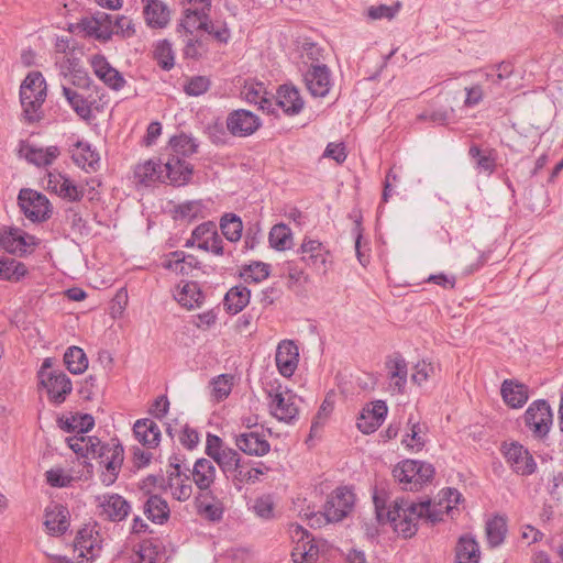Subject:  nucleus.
I'll use <instances>...</instances> for the list:
<instances>
[{
    "label": "nucleus",
    "instance_id": "ea45409f",
    "mask_svg": "<svg viewBox=\"0 0 563 563\" xmlns=\"http://www.w3.org/2000/svg\"><path fill=\"white\" fill-rule=\"evenodd\" d=\"M144 514L152 522L162 525L169 518V507L161 496L151 495L144 504Z\"/></svg>",
    "mask_w": 563,
    "mask_h": 563
},
{
    "label": "nucleus",
    "instance_id": "6ab92c4d",
    "mask_svg": "<svg viewBox=\"0 0 563 563\" xmlns=\"http://www.w3.org/2000/svg\"><path fill=\"white\" fill-rule=\"evenodd\" d=\"M164 180L174 186H184L189 183L192 175V165L185 158L168 153L162 162Z\"/></svg>",
    "mask_w": 563,
    "mask_h": 563
},
{
    "label": "nucleus",
    "instance_id": "473e14b6",
    "mask_svg": "<svg viewBox=\"0 0 563 563\" xmlns=\"http://www.w3.org/2000/svg\"><path fill=\"white\" fill-rule=\"evenodd\" d=\"M135 438L145 446L154 448L159 443L161 430L157 423L151 419H141L134 423Z\"/></svg>",
    "mask_w": 563,
    "mask_h": 563
},
{
    "label": "nucleus",
    "instance_id": "e433bc0d",
    "mask_svg": "<svg viewBox=\"0 0 563 563\" xmlns=\"http://www.w3.org/2000/svg\"><path fill=\"white\" fill-rule=\"evenodd\" d=\"M243 460L236 450L227 446L216 453V457L211 461H213V464L217 463L225 478L230 479L233 473L242 467L241 463Z\"/></svg>",
    "mask_w": 563,
    "mask_h": 563
},
{
    "label": "nucleus",
    "instance_id": "49530a36",
    "mask_svg": "<svg viewBox=\"0 0 563 563\" xmlns=\"http://www.w3.org/2000/svg\"><path fill=\"white\" fill-rule=\"evenodd\" d=\"M64 363L73 374H81L88 367V358L82 349L69 346L64 354Z\"/></svg>",
    "mask_w": 563,
    "mask_h": 563
},
{
    "label": "nucleus",
    "instance_id": "a211bd4d",
    "mask_svg": "<svg viewBox=\"0 0 563 563\" xmlns=\"http://www.w3.org/2000/svg\"><path fill=\"white\" fill-rule=\"evenodd\" d=\"M301 261L314 269L327 273L330 261L329 250L318 240L305 239L301 246Z\"/></svg>",
    "mask_w": 563,
    "mask_h": 563
},
{
    "label": "nucleus",
    "instance_id": "864d4df0",
    "mask_svg": "<svg viewBox=\"0 0 563 563\" xmlns=\"http://www.w3.org/2000/svg\"><path fill=\"white\" fill-rule=\"evenodd\" d=\"M3 257L0 280L19 282L27 274L26 266L14 258Z\"/></svg>",
    "mask_w": 563,
    "mask_h": 563
},
{
    "label": "nucleus",
    "instance_id": "de8ad7c7",
    "mask_svg": "<svg viewBox=\"0 0 563 563\" xmlns=\"http://www.w3.org/2000/svg\"><path fill=\"white\" fill-rule=\"evenodd\" d=\"M319 556V549L311 537L307 541L295 545L291 558L295 563H316Z\"/></svg>",
    "mask_w": 563,
    "mask_h": 563
},
{
    "label": "nucleus",
    "instance_id": "aec40b11",
    "mask_svg": "<svg viewBox=\"0 0 563 563\" xmlns=\"http://www.w3.org/2000/svg\"><path fill=\"white\" fill-rule=\"evenodd\" d=\"M100 515L106 519L119 522L124 520L130 511V503L119 494H104L96 498Z\"/></svg>",
    "mask_w": 563,
    "mask_h": 563
},
{
    "label": "nucleus",
    "instance_id": "13d9d810",
    "mask_svg": "<svg viewBox=\"0 0 563 563\" xmlns=\"http://www.w3.org/2000/svg\"><path fill=\"white\" fill-rule=\"evenodd\" d=\"M232 379L233 377L228 374H221L212 379V396L217 400H223L230 395L233 386Z\"/></svg>",
    "mask_w": 563,
    "mask_h": 563
},
{
    "label": "nucleus",
    "instance_id": "ddd939ff",
    "mask_svg": "<svg viewBox=\"0 0 563 563\" xmlns=\"http://www.w3.org/2000/svg\"><path fill=\"white\" fill-rule=\"evenodd\" d=\"M38 244V239L19 228L0 231V247L11 254L24 255Z\"/></svg>",
    "mask_w": 563,
    "mask_h": 563
},
{
    "label": "nucleus",
    "instance_id": "f704fd0d",
    "mask_svg": "<svg viewBox=\"0 0 563 563\" xmlns=\"http://www.w3.org/2000/svg\"><path fill=\"white\" fill-rule=\"evenodd\" d=\"M134 177L139 183L150 186L156 181L165 183L161 159H148L135 167Z\"/></svg>",
    "mask_w": 563,
    "mask_h": 563
},
{
    "label": "nucleus",
    "instance_id": "39448f33",
    "mask_svg": "<svg viewBox=\"0 0 563 563\" xmlns=\"http://www.w3.org/2000/svg\"><path fill=\"white\" fill-rule=\"evenodd\" d=\"M210 10H202L196 8H185L184 16L178 24V32H185L186 35H194L195 31H205L206 33L213 35L220 42H227L230 34L225 26H216L209 20Z\"/></svg>",
    "mask_w": 563,
    "mask_h": 563
},
{
    "label": "nucleus",
    "instance_id": "f3484780",
    "mask_svg": "<svg viewBox=\"0 0 563 563\" xmlns=\"http://www.w3.org/2000/svg\"><path fill=\"white\" fill-rule=\"evenodd\" d=\"M59 155L60 150L56 145L41 147L26 141L20 142L19 156L36 167L51 166Z\"/></svg>",
    "mask_w": 563,
    "mask_h": 563
},
{
    "label": "nucleus",
    "instance_id": "4c0bfd02",
    "mask_svg": "<svg viewBox=\"0 0 563 563\" xmlns=\"http://www.w3.org/2000/svg\"><path fill=\"white\" fill-rule=\"evenodd\" d=\"M251 291L245 286H234L224 296L223 306L232 314L242 311L250 302Z\"/></svg>",
    "mask_w": 563,
    "mask_h": 563
},
{
    "label": "nucleus",
    "instance_id": "c9c22d12",
    "mask_svg": "<svg viewBox=\"0 0 563 563\" xmlns=\"http://www.w3.org/2000/svg\"><path fill=\"white\" fill-rule=\"evenodd\" d=\"M244 98L247 102L257 104L260 109L273 112L274 96L266 91L264 84L252 82L247 84L243 90Z\"/></svg>",
    "mask_w": 563,
    "mask_h": 563
},
{
    "label": "nucleus",
    "instance_id": "052dcab7",
    "mask_svg": "<svg viewBox=\"0 0 563 563\" xmlns=\"http://www.w3.org/2000/svg\"><path fill=\"white\" fill-rule=\"evenodd\" d=\"M211 81L206 76L191 77L184 87L185 92L188 96L198 97L209 90Z\"/></svg>",
    "mask_w": 563,
    "mask_h": 563
},
{
    "label": "nucleus",
    "instance_id": "423d86ee",
    "mask_svg": "<svg viewBox=\"0 0 563 563\" xmlns=\"http://www.w3.org/2000/svg\"><path fill=\"white\" fill-rule=\"evenodd\" d=\"M267 396L269 398V412L277 420L290 423L298 417L297 402L300 399L291 390L282 385L271 386Z\"/></svg>",
    "mask_w": 563,
    "mask_h": 563
},
{
    "label": "nucleus",
    "instance_id": "7c9ffc66",
    "mask_svg": "<svg viewBox=\"0 0 563 563\" xmlns=\"http://www.w3.org/2000/svg\"><path fill=\"white\" fill-rule=\"evenodd\" d=\"M200 262L194 255H187L183 251H175L167 255L163 266L178 275H190L194 269H198Z\"/></svg>",
    "mask_w": 563,
    "mask_h": 563
},
{
    "label": "nucleus",
    "instance_id": "e2e57ef3",
    "mask_svg": "<svg viewBox=\"0 0 563 563\" xmlns=\"http://www.w3.org/2000/svg\"><path fill=\"white\" fill-rule=\"evenodd\" d=\"M443 498L439 503V505H432L431 507L435 508L437 511L441 512V518L443 517L444 511L448 512L452 508L453 505H457L461 500V493L455 488H446L442 490Z\"/></svg>",
    "mask_w": 563,
    "mask_h": 563
},
{
    "label": "nucleus",
    "instance_id": "a878e982",
    "mask_svg": "<svg viewBox=\"0 0 563 563\" xmlns=\"http://www.w3.org/2000/svg\"><path fill=\"white\" fill-rule=\"evenodd\" d=\"M388 379L393 394H402L407 384L408 367L407 362L400 353H394L386 360Z\"/></svg>",
    "mask_w": 563,
    "mask_h": 563
},
{
    "label": "nucleus",
    "instance_id": "20e7f679",
    "mask_svg": "<svg viewBox=\"0 0 563 563\" xmlns=\"http://www.w3.org/2000/svg\"><path fill=\"white\" fill-rule=\"evenodd\" d=\"M433 475L434 467L430 463L417 460L401 461L393 470V476L401 488L411 492L421 489Z\"/></svg>",
    "mask_w": 563,
    "mask_h": 563
},
{
    "label": "nucleus",
    "instance_id": "9d476101",
    "mask_svg": "<svg viewBox=\"0 0 563 563\" xmlns=\"http://www.w3.org/2000/svg\"><path fill=\"white\" fill-rule=\"evenodd\" d=\"M96 459L106 467V472L100 476L102 484L106 486L112 485L118 478L124 460L123 446L115 440H112L110 443L104 444V448L98 453Z\"/></svg>",
    "mask_w": 563,
    "mask_h": 563
},
{
    "label": "nucleus",
    "instance_id": "c03bdc74",
    "mask_svg": "<svg viewBox=\"0 0 563 563\" xmlns=\"http://www.w3.org/2000/svg\"><path fill=\"white\" fill-rule=\"evenodd\" d=\"M63 95L79 118L82 120L91 119V104L87 99L67 86H63Z\"/></svg>",
    "mask_w": 563,
    "mask_h": 563
},
{
    "label": "nucleus",
    "instance_id": "4468645a",
    "mask_svg": "<svg viewBox=\"0 0 563 563\" xmlns=\"http://www.w3.org/2000/svg\"><path fill=\"white\" fill-rule=\"evenodd\" d=\"M262 125L260 118L252 111L238 109L227 117V129L238 137H246L254 134Z\"/></svg>",
    "mask_w": 563,
    "mask_h": 563
},
{
    "label": "nucleus",
    "instance_id": "9b49d317",
    "mask_svg": "<svg viewBox=\"0 0 563 563\" xmlns=\"http://www.w3.org/2000/svg\"><path fill=\"white\" fill-rule=\"evenodd\" d=\"M113 14L103 11H97L90 15L84 16L78 22V29L86 36L100 42L109 41L113 35Z\"/></svg>",
    "mask_w": 563,
    "mask_h": 563
},
{
    "label": "nucleus",
    "instance_id": "c85d7f7f",
    "mask_svg": "<svg viewBox=\"0 0 563 563\" xmlns=\"http://www.w3.org/2000/svg\"><path fill=\"white\" fill-rule=\"evenodd\" d=\"M274 103L278 106L286 114H298L303 108V100L297 88L283 85L274 97Z\"/></svg>",
    "mask_w": 563,
    "mask_h": 563
},
{
    "label": "nucleus",
    "instance_id": "2eb2a0df",
    "mask_svg": "<svg viewBox=\"0 0 563 563\" xmlns=\"http://www.w3.org/2000/svg\"><path fill=\"white\" fill-rule=\"evenodd\" d=\"M504 455L511 470L521 476L532 475L537 463L527 448L517 442L505 446Z\"/></svg>",
    "mask_w": 563,
    "mask_h": 563
},
{
    "label": "nucleus",
    "instance_id": "79ce46f5",
    "mask_svg": "<svg viewBox=\"0 0 563 563\" xmlns=\"http://www.w3.org/2000/svg\"><path fill=\"white\" fill-rule=\"evenodd\" d=\"M197 148L198 142L190 134L180 133L169 141V154L178 155L185 159L196 153Z\"/></svg>",
    "mask_w": 563,
    "mask_h": 563
},
{
    "label": "nucleus",
    "instance_id": "58836bf2",
    "mask_svg": "<svg viewBox=\"0 0 563 563\" xmlns=\"http://www.w3.org/2000/svg\"><path fill=\"white\" fill-rule=\"evenodd\" d=\"M456 563H478L479 547L471 536H462L455 547Z\"/></svg>",
    "mask_w": 563,
    "mask_h": 563
},
{
    "label": "nucleus",
    "instance_id": "f257e3e1",
    "mask_svg": "<svg viewBox=\"0 0 563 563\" xmlns=\"http://www.w3.org/2000/svg\"><path fill=\"white\" fill-rule=\"evenodd\" d=\"M378 522H389L394 530L404 538H411L418 530V522L424 519L431 523L441 520V512L431 507V501L413 503L405 498H396L386 505L385 493L376 492L373 496Z\"/></svg>",
    "mask_w": 563,
    "mask_h": 563
},
{
    "label": "nucleus",
    "instance_id": "72a5a7b5",
    "mask_svg": "<svg viewBox=\"0 0 563 563\" xmlns=\"http://www.w3.org/2000/svg\"><path fill=\"white\" fill-rule=\"evenodd\" d=\"M470 157L475 162V168L481 174L492 175L496 169L497 153L493 148L482 150L473 144L468 150Z\"/></svg>",
    "mask_w": 563,
    "mask_h": 563
},
{
    "label": "nucleus",
    "instance_id": "37998d69",
    "mask_svg": "<svg viewBox=\"0 0 563 563\" xmlns=\"http://www.w3.org/2000/svg\"><path fill=\"white\" fill-rule=\"evenodd\" d=\"M176 299L181 306L192 309L201 305L203 295L197 283L187 282L180 287L176 295Z\"/></svg>",
    "mask_w": 563,
    "mask_h": 563
},
{
    "label": "nucleus",
    "instance_id": "774afa93",
    "mask_svg": "<svg viewBox=\"0 0 563 563\" xmlns=\"http://www.w3.org/2000/svg\"><path fill=\"white\" fill-rule=\"evenodd\" d=\"M46 481L52 487H67L73 482V477L62 468H51L46 472Z\"/></svg>",
    "mask_w": 563,
    "mask_h": 563
},
{
    "label": "nucleus",
    "instance_id": "a18cd8bd",
    "mask_svg": "<svg viewBox=\"0 0 563 563\" xmlns=\"http://www.w3.org/2000/svg\"><path fill=\"white\" fill-rule=\"evenodd\" d=\"M168 486L173 497L179 501H186L192 495V482L185 474L168 473Z\"/></svg>",
    "mask_w": 563,
    "mask_h": 563
},
{
    "label": "nucleus",
    "instance_id": "69168bd1",
    "mask_svg": "<svg viewBox=\"0 0 563 563\" xmlns=\"http://www.w3.org/2000/svg\"><path fill=\"white\" fill-rule=\"evenodd\" d=\"M202 500L196 499V505L202 514L206 515L209 519L217 521L222 518L223 510L217 505L211 498H201Z\"/></svg>",
    "mask_w": 563,
    "mask_h": 563
},
{
    "label": "nucleus",
    "instance_id": "5fc2aeb1",
    "mask_svg": "<svg viewBox=\"0 0 563 563\" xmlns=\"http://www.w3.org/2000/svg\"><path fill=\"white\" fill-rule=\"evenodd\" d=\"M408 423L410 424V432H408L402 439V443L410 449H416L419 451L424 446L426 443L424 427L421 426L418 421H413L412 417L409 418Z\"/></svg>",
    "mask_w": 563,
    "mask_h": 563
},
{
    "label": "nucleus",
    "instance_id": "5701e85b",
    "mask_svg": "<svg viewBox=\"0 0 563 563\" xmlns=\"http://www.w3.org/2000/svg\"><path fill=\"white\" fill-rule=\"evenodd\" d=\"M90 65L95 75L110 89L119 91L125 85V79L122 74L117 70L103 55H92L90 57Z\"/></svg>",
    "mask_w": 563,
    "mask_h": 563
},
{
    "label": "nucleus",
    "instance_id": "c756f323",
    "mask_svg": "<svg viewBox=\"0 0 563 563\" xmlns=\"http://www.w3.org/2000/svg\"><path fill=\"white\" fill-rule=\"evenodd\" d=\"M144 5V16L148 26L163 29L170 21V11L161 0H142Z\"/></svg>",
    "mask_w": 563,
    "mask_h": 563
},
{
    "label": "nucleus",
    "instance_id": "09e8293b",
    "mask_svg": "<svg viewBox=\"0 0 563 563\" xmlns=\"http://www.w3.org/2000/svg\"><path fill=\"white\" fill-rule=\"evenodd\" d=\"M291 230L286 224H275L268 234L269 245L277 251H285L291 245Z\"/></svg>",
    "mask_w": 563,
    "mask_h": 563
},
{
    "label": "nucleus",
    "instance_id": "603ef678",
    "mask_svg": "<svg viewBox=\"0 0 563 563\" xmlns=\"http://www.w3.org/2000/svg\"><path fill=\"white\" fill-rule=\"evenodd\" d=\"M269 265L263 262H253L245 265L240 276L245 283L258 284L269 276Z\"/></svg>",
    "mask_w": 563,
    "mask_h": 563
},
{
    "label": "nucleus",
    "instance_id": "7ed1b4c3",
    "mask_svg": "<svg viewBox=\"0 0 563 563\" xmlns=\"http://www.w3.org/2000/svg\"><path fill=\"white\" fill-rule=\"evenodd\" d=\"M46 98V84L38 71L30 73L20 87L24 118L32 123L41 119L40 110Z\"/></svg>",
    "mask_w": 563,
    "mask_h": 563
},
{
    "label": "nucleus",
    "instance_id": "4d7b16f0",
    "mask_svg": "<svg viewBox=\"0 0 563 563\" xmlns=\"http://www.w3.org/2000/svg\"><path fill=\"white\" fill-rule=\"evenodd\" d=\"M66 222L70 225L74 232L87 234L89 229L87 221L82 217V208L79 206H71L65 210Z\"/></svg>",
    "mask_w": 563,
    "mask_h": 563
},
{
    "label": "nucleus",
    "instance_id": "0e129e2a",
    "mask_svg": "<svg viewBox=\"0 0 563 563\" xmlns=\"http://www.w3.org/2000/svg\"><path fill=\"white\" fill-rule=\"evenodd\" d=\"M58 188L57 196L68 201H79L84 197V188L76 186L69 178L63 180Z\"/></svg>",
    "mask_w": 563,
    "mask_h": 563
},
{
    "label": "nucleus",
    "instance_id": "1a4fd4ad",
    "mask_svg": "<svg viewBox=\"0 0 563 563\" xmlns=\"http://www.w3.org/2000/svg\"><path fill=\"white\" fill-rule=\"evenodd\" d=\"M525 422L536 437L548 435L553 423V413L548 401L539 399L530 404L525 412Z\"/></svg>",
    "mask_w": 563,
    "mask_h": 563
},
{
    "label": "nucleus",
    "instance_id": "6e6d98bb",
    "mask_svg": "<svg viewBox=\"0 0 563 563\" xmlns=\"http://www.w3.org/2000/svg\"><path fill=\"white\" fill-rule=\"evenodd\" d=\"M154 58L157 64L165 70L174 67L175 56L172 44L167 40L159 41L154 48Z\"/></svg>",
    "mask_w": 563,
    "mask_h": 563
},
{
    "label": "nucleus",
    "instance_id": "6e6552de",
    "mask_svg": "<svg viewBox=\"0 0 563 563\" xmlns=\"http://www.w3.org/2000/svg\"><path fill=\"white\" fill-rule=\"evenodd\" d=\"M216 476L217 470L213 461L200 457L195 461L192 466L189 465V471H187V476L185 477L190 479L199 489L197 500H202L201 498H211L212 500H216L217 496L211 489L216 481Z\"/></svg>",
    "mask_w": 563,
    "mask_h": 563
},
{
    "label": "nucleus",
    "instance_id": "0eeeda50",
    "mask_svg": "<svg viewBox=\"0 0 563 563\" xmlns=\"http://www.w3.org/2000/svg\"><path fill=\"white\" fill-rule=\"evenodd\" d=\"M18 203L25 216L32 222H44L51 218L52 205L47 197L34 189L23 188L18 196Z\"/></svg>",
    "mask_w": 563,
    "mask_h": 563
},
{
    "label": "nucleus",
    "instance_id": "680f3d73",
    "mask_svg": "<svg viewBox=\"0 0 563 563\" xmlns=\"http://www.w3.org/2000/svg\"><path fill=\"white\" fill-rule=\"evenodd\" d=\"M453 108H439L431 111H424L419 115L420 120H429L435 124L444 125L448 124L453 118Z\"/></svg>",
    "mask_w": 563,
    "mask_h": 563
},
{
    "label": "nucleus",
    "instance_id": "2f4dec72",
    "mask_svg": "<svg viewBox=\"0 0 563 563\" xmlns=\"http://www.w3.org/2000/svg\"><path fill=\"white\" fill-rule=\"evenodd\" d=\"M241 465L242 467L238 468L229 479L238 490H241L245 484H255L260 481V476L268 471V467L254 466L250 460H243Z\"/></svg>",
    "mask_w": 563,
    "mask_h": 563
},
{
    "label": "nucleus",
    "instance_id": "8fccbe9b",
    "mask_svg": "<svg viewBox=\"0 0 563 563\" xmlns=\"http://www.w3.org/2000/svg\"><path fill=\"white\" fill-rule=\"evenodd\" d=\"M507 532L506 520L500 516H495L486 523L487 541L490 547H498L504 542Z\"/></svg>",
    "mask_w": 563,
    "mask_h": 563
},
{
    "label": "nucleus",
    "instance_id": "f03ea898",
    "mask_svg": "<svg viewBox=\"0 0 563 563\" xmlns=\"http://www.w3.org/2000/svg\"><path fill=\"white\" fill-rule=\"evenodd\" d=\"M355 495L349 487H338L328 497L323 511L309 517L311 527L343 520L353 509Z\"/></svg>",
    "mask_w": 563,
    "mask_h": 563
},
{
    "label": "nucleus",
    "instance_id": "338daca9",
    "mask_svg": "<svg viewBox=\"0 0 563 563\" xmlns=\"http://www.w3.org/2000/svg\"><path fill=\"white\" fill-rule=\"evenodd\" d=\"M399 4L396 5H373L367 10V16L372 20L388 19L391 20L398 12Z\"/></svg>",
    "mask_w": 563,
    "mask_h": 563
},
{
    "label": "nucleus",
    "instance_id": "f8f14e48",
    "mask_svg": "<svg viewBox=\"0 0 563 563\" xmlns=\"http://www.w3.org/2000/svg\"><path fill=\"white\" fill-rule=\"evenodd\" d=\"M41 385L46 389L48 399L54 405H60L71 393L73 385L69 377L62 371L38 372Z\"/></svg>",
    "mask_w": 563,
    "mask_h": 563
},
{
    "label": "nucleus",
    "instance_id": "a19ab883",
    "mask_svg": "<svg viewBox=\"0 0 563 563\" xmlns=\"http://www.w3.org/2000/svg\"><path fill=\"white\" fill-rule=\"evenodd\" d=\"M77 152L73 154L74 162L86 172H95L99 164V154L87 142L76 143Z\"/></svg>",
    "mask_w": 563,
    "mask_h": 563
},
{
    "label": "nucleus",
    "instance_id": "cd10ccee",
    "mask_svg": "<svg viewBox=\"0 0 563 563\" xmlns=\"http://www.w3.org/2000/svg\"><path fill=\"white\" fill-rule=\"evenodd\" d=\"M500 394L507 406L518 409L527 404L529 387L516 379H505L501 383Z\"/></svg>",
    "mask_w": 563,
    "mask_h": 563
},
{
    "label": "nucleus",
    "instance_id": "3c124183",
    "mask_svg": "<svg viewBox=\"0 0 563 563\" xmlns=\"http://www.w3.org/2000/svg\"><path fill=\"white\" fill-rule=\"evenodd\" d=\"M220 228L222 234L230 241L236 242L241 239L243 224L240 217L234 213H227L221 218Z\"/></svg>",
    "mask_w": 563,
    "mask_h": 563
},
{
    "label": "nucleus",
    "instance_id": "412c9836",
    "mask_svg": "<svg viewBox=\"0 0 563 563\" xmlns=\"http://www.w3.org/2000/svg\"><path fill=\"white\" fill-rule=\"evenodd\" d=\"M44 526L49 536L59 537L66 533L70 526L68 508L59 503H51L44 511Z\"/></svg>",
    "mask_w": 563,
    "mask_h": 563
},
{
    "label": "nucleus",
    "instance_id": "bb28decb",
    "mask_svg": "<svg viewBox=\"0 0 563 563\" xmlns=\"http://www.w3.org/2000/svg\"><path fill=\"white\" fill-rule=\"evenodd\" d=\"M235 445L241 452L252 456H264L271 450V444L265 437L253 431L238 434Z\"/></svg>",
    "mask_w": 563,
    "mask_h": 563
},
{
    "label": "nucleus",
    "instance_id": "bf43d9fd",
    "mask_svg": "<svg viewBox=\"0 0 563 563\" xmlns=\"http://www.w3.org/2000/svg\"><path fill=\"white\" fill-rule=\"evenodd\" d=\"M218 233L217 227L213 222L208 221L199 224L191 233V239L187 241L186 246L197 244V247L200 249V245L203 241H208L209 236L216 235Z\"/></svg>",
    "mask_w": 563,
    "mask_h": 563
},
{
    "label": "nucleus",
    "instance_id": "393cba45",
    "mask_svg": "<svg viewBox=\"0 0 563 563\" xmlns=\"http://www.w3.org/2000/svg\"><path fill=\"white\" fill-rule=\"evenodd\" d=\"M387 411V406L382 400L373 402L371 407L364 408L357 418L356 426L358 430L365 434L375 432L384 422Z\"/></svg>",
    "mask_w": 563,
    "mask_h": 563
},
{
    "label": "nucleus",
    "instance_id": "4be33fe9",
    "mask_svg": "<svg viewBox=\"0 0 563 563\" xmlns=\"http://www.w3.org/2000/svg\"><path fill=\"white\" fill-rule=\"evenodd\" d=\"M303 80L313 97H325L332 85L330 69L324 64H312L305 73Z\"/></svg>",
    "mask_w": 563,
    "mask_h": 563
},
{
    "label": "nucleus",
    "instance_id": "dca6fc26",
    "mask_svg": "<svg viewBox=\"0 0 563 563\" xmlns=\"http://www.w3.org/2000/svg\"><path fill=\"white\" fill-rule=\"evenodd\" d=\"M74 547L79 558L88 561L97 558L101 551V539L97 531V525L88 523L79 529L74 540Z\"/></svg>",
    "mask_w": 563,
    "mask_h": 563
},
{
    "label": "nucleus",
    "instance_id": "b1692460",
    "mask_svg": "<svg viewBox=\"0 0 563 563\" xmlns=\"http://www.w3.org/2000/svg\"><path fill=\"white\" fill-rule=\"evenodd\" d=\"M275 362L278 372L284 377H290L295 373L299 362V352L294 341L283 340L279 342L276 349Z\"/></svg>",
    "mask_w": 563,
    "mask_h": 563
}]
</instances>
